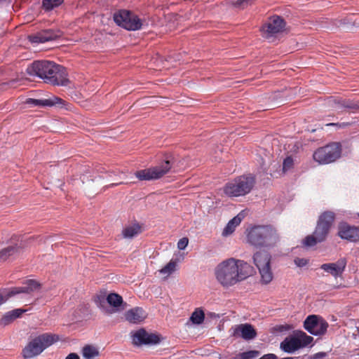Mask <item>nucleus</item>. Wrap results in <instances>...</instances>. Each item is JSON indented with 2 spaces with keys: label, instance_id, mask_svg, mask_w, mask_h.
Instances as JSON below:
<instances>
[{
  "label": "nucleus",
  "instance_id": "393cba45",
  "mask_svg": "<svg viewBox=\"0 0 359 359\" xmlns=\"http://www.w3.org/2000/svg\"><path fill=\"white\" fill-rule=\"evenodd\" d=\"M98 355V350L93 346H86L83 348V356L85 359H93Z\"/></svg>",
  "mask_w": 359,
  "mask_h": 359
},
{
  "label": "nucleus",
  "instance_id": "ea45409f",
  "mask_svg": "<svg viewBox=\"0 0 359 359\" xmlns=\"http://www.w3.org/2000/svg\"><path fill=\"white\" fill-rule=\"evenodd\" d=\"M325 355V353H318L315 355L314 358H318V357H324Z\"/></svg>",
  "mask_w": 359,
  "mask_h": 359
},
{
  "label": "nucleus",
  "instance_id": "f704fd0d",
  "mask_svg": "<svg viewBox=\"0 0 359 359\" xmlns=\"http://www.w3.org/2000/svg\"><path fill=\"white\" fill-rule=\"evenodd\" d=\"M294 263L297 266L303 267L307 264L308 260L304 258H296Z\"/></svg>",
  "mask_w": 359,
  "mask_h": 359
},
{
  "label": "nucleus",
  "instance_id": "f8f14e48",
  "mask_svg": "<svg viewBox=\"0 0 359 359\" xmlns=\"http://www.w3.org/2000/svg\"><path fill=\"white\" fill-rule=\"evenodd\" d=\"M304 327L310 334L320 336L325 334L328 323L322 317L311 315L304 320Z\"/></svg>",
  "mask_w": 359,
  "mask_h": 359
},
{
  "label": "nucleus",
  "instance_id": "e433bc0d",
  "mask_svg": "<svg viewBox=\"0 0 359 359\" xmlns=\"http://www.w3.org/2000/svg\"><path fill=\"white\" fill-rule=\"evenodd\" d=\"M11 311L12 313V315L14 316L15 319H16L19 318L22 313H24L26 311V310L22 309H16Z\"/></svg>",
  "mask_w": 359,
  "mask_h": 359
},
{
  "label": "nucleus",
  "instance_id": "0eeeda50",
  "mask_svg": "<svg viewBox=\"0 0 359 359\" xmlns=\"http://www.w3.org/2000/svg\"><path fill=\"white\" fill-rule=\"evenodd\" d=\"M55 335L44 334L36 337L25 346L23 355L26 358H32L40 354L46 348L57 341Z\"/></svg>",
  "mask_w": 359,
  "mask_h": 359
},
{
  "label": "nucleus",
  "instance_id": "2f4dec72",
  "mask_svg": "<svg viewBox=\"0 0 359 359\" xmlns=\"http://www.w3.org/2000/svg\"><path fill=\"white\" fill-rule=\"evenodd\" d=\"M294 165V161L291 157H287L283 163V172H286L290 170Z\"/></svg>",
  "mask_w": 359,
  "mask_h": 359
},
{
  "label": "nucleus",
  "instance_id": "20e7f679",
  "mask_svg": "<svg viewBox=\"0 0 359 359\" xmlns=\"http://www.w3.org/2000/svg\"><path fill=\"white\" fill-rule=\"evenodd\" d=\"M279 240L276 230L271 226H257L248 234V241L255 246H273Z\"/></svg>",
  "mask_w": 359,
  "mask_h": 359
},
{
  "label": "nucleus",
  "instance_id": "dca6fc26",
  "mask_svg": "<svg viewBox=\"0 0 359 359\" xmlns=\"http://www.w3.org/2000/svg\"><path fill=\"white\" fill-rule=\"evenodd\" d=\"M231 335L235 337H241L245 340H251L256 337L257 333L253 327L248 323L241 324L232 327L230 330Z\"/></svg>",
  "mask_w": 359,
  "mask_h": 359
},
{
  "label": "nucleus",
  "instance_id": "c756f323",
  "mask_svg": "<svg viewBox=\"0 0 359 359\" xmlns=\"http://www.w3.org/2000/svg\"><path fill=\"white\" fill-rule=\"evenodd\" d=\"M335 104H337L336 108L338 109H342V108H348V109H354L357 107V105H355L354 103L351 102L349 100H336Z\"/></svg>",
  "mask_w": 359,
  "mask_h": 359
},
{
  "label": "nucleus",
  "instance_id": "a19ab883",
  "mask_svg": "<svg viewBox=\"0 0 359 359\" xmlns=\"http://www.w3.org/2000/svg\"><path fill=\"white\" fill-rule=\"evenodd\" d=\"M281 359H294V358H292V357H286V358H281Z\"/></svg>",
  "mask_w": 359,
  "mask_h": 359
},
{
  "label": "nucleus",
  "instance_id": "ddd939ff",
  "mask_svg": "<svg viewBox=\"0 0 359 359\" xmlns=\"http://www.w3.org/2000/svg\"><path fill=\"white\" fill-rule=\"evenodd\" d=\"M39 287L40 285L36 281L29 280L26 282V286L0 290V306L14 295L20 293L29 294Z\"/></svg>",
  "mask_w": 359,
  "mask_h": 359
},
{
  "label": "nucleus",
  "instance_id": "5701e85b",
  "mask_svg": "<svg viewBox=\"0 0 359 359\" xmlns=\"http://www.w3.org/2000/svg\"><path fill=\"white\" fill-rule=\"evenodd\" d=\"M20 252L18 246H8L0 251V262L6 261L9 257L15 255Z\"/></svg>",
  "mask_w": 359,
  "mask_h": 359
},
{
  "label": "nucleus",
  "instance_id": "9b49d317",
  "mask_svg": "<svg viewBox=\"0 0 359 359\" xmlns=\"http://www.w3.org/2000/svg\"><path fill=\"white\" fill-rule=\"evenodd\" d=\"M171 168L169 161H165L159 166L152 167L150 168L141 170L135 172V176L140 180H154L161 178L166 174Z\"/></svg>",
  "mask_w": 359,
  "mask_h": 359
},
{
  "label": "nucleus",
  "instance_id": "72a5a7b5",
  "mask_svg": "<svg viewBox=\"0 0 359 359\" xmlns=\"http://www.w3.org/2000/svg\"><path fill=\"white\" fill-rule=\"evenodd\" d=\"M189 243V239L186 237H184L179 240L177 243V248L180 250H184Z\"/></svg>",
  "mask_w": 359,
  "mask_h": 359
},
{
  "label": "nucleus",
  "instance_id": "412c9836",
  "mask_svg": "<svg viewBox=\"0 0 359 359\" xmlns=\"http://www.w3.org/2000/svg\"><path fill=\"white\" fill-rule=\"evenodd\" d=\"M126 319L130 323H140L147 317V313L140 307H135L128 311L126 314Z\"/></svg>",
  "mask_w": 359,
  "mask_h": 359
},
{
  "label": "nucleus",
  "instance_id": "7ed1b4c3",
  "mask_svg": "<svg viewBox=\"0 0 359 359\" xmlns=\"http://www.w3.org/2000/svg\"><path fill=\"white\" fill-rule=\"evenodd\" d=\"M334 218L335 214L333 212L326 211L322 213L318 218L313 234L307 236L303 240V245L306 247H313L317 243L325 241Z\"/></svg>",
  "mask_w": 359,
  "mask_h": 359
},
{
  "label": "nucleus",
  "instance_id": "39448f33",
  "mask_svg": "<svg viewBox=\"0 0 359 359\" xmlns=\"http://www.w3.org/2000/svg\"><path fill=\"white\" fill-rule=\"evenodd\" d=\"M254 184L253 177L242 175L227 182L223 187V192L230 198L243 196L250 193Z\"/></svg>",
  "mask_w": 359,
  "mask_h": 359
},
{
  "label": "nucleus",
  "instance_id": "4be33fe9",
  "mask_svg": "<svg viewBox=\"0 0 359 359\" xmlns=\"http://www.w3.org/2000/svg\"><path fill=\"white\" fill-rule=\"evenodd\" d=\"M244 217V213L240 212L231 219L224 229L222 236H228L231 235L235 231L236 227L240 224Z\"/></svg>",
  "mask_w": 359,
  "mask_h": 359
},
{
  "label": "nucleus",
  "instance_id": "4c0bfd02",
  "mask_svg": "<svg viewBox=\"0 0 359 359\" xmlns=\"http://www.w3.org/2000/svg\"><path fill=\"white\" fill-rule=\"evenodd\" d=\"M259 359H277V357L275 354L273 353H269L263 355Z\"/></svg>",
  "mask_w": 359,
  "mask_h": 359
},
{
  "label": "nucleus",
  "instance_id": "2eb2a0df",
  "mask_svg": "<svg viewBox=\"0 0 359 359\" xmlns=\"http://www.w3.org/2000/svg\"><path fill=\"white\" fill-rule=\"evenodd\" d=\"M338 229V235L341 239L351 242L359 241V226H352L346 223H340Z\"/></svg>",
  "mask_w": 359,
  "mask_h": 359
},
{
  "label": "nucleus",
  "instance_id": "f257e3e1",
  "mask_svg": "<svg viewBox=\"0 0 359 359\" xmlns=\"http://www.w3.org/2000/svg\"><path fill=\"white\" fill-rule=\"evenodd\" d=\"M253 268L243 260L230 258L222 262L215 269L217 280L224 287H229L245 280Z\"/></svg>",
  "mask_w": 359,
  "mask_h": 359
},
{
  "label": "nucleus",
  "instance_id": "f03ea898",
  "mask_svg": "<svg viewBox=\"0 0 359 359\" xmlns=\"http://www.w3.org/2000/svg\"><path fill=\"white\" fill-rule=\"evenodd\" d=\"M27 72L54 86H67L69 83L66 69L53 62L35 61L27 68Z\"/></svg>",
  "mask_w": 359,
  "mask_h": 359
},
{
  "label": "nucleus",
  "instance_id": "cd10ccee",
  "mask_svg": "<svg viewBox=\"0 0 359 359\" xmlns=\"http://www.w3.org/2000/svg\"><path fill=\"white\" fill-rule=\"evenodd\" d=\"M259 355L258 351H249L236 355L231 359H255Z\"/></svg>",
  "mask_w": 359,
  "mask_h": 359
},
{
  "label": "nucleus",
  "instance_id": "c85d7f7f",
  "mask_svg": "<svg viewBox=\"0 0 359 359\" xmlns=\"http://www.w3.org/2000/svg\"><path fill=\"white\" fill-rule=\"evenodd\" d=\"M177 267V262L173 260H170L163 268L160 270V273L168 276L173 273Z\"/></svg>",
  "mask_w": 359,
  "mask_h": 359
},
{
  "label": "nucleus",
  "instance_id": "423d86ee",
  "mask_svg": "<svg viewBox=\"0 0 359 359\" xmlns=\"http://www.w3.org/2000/svg\"><path fill=\"white\" fill-rule=\"evenodd\" d=\"M313 338L303 331L295 332L292 335L287 337L280 344L282 351L287 353H293L297 350L310 345Z\"/></svg>",
  "mask_w": 359,
  "mask_h": 359
},
{
  "label": "nucleus",
  "instance_id": "a211bd4d",
  "mask_svg": "<svg viewBox=\"0 0 359 359\" xmlns=\"http://www.w3.org/2000/svg\"><path fill=\"white\" fill-rule=\"evenodd\" d=\"M346 263V259L341 258L334 263L323 264L321 265L320 269L329 273L334 278H337L343 273Z\"/></svg>",
  "mask_w": 359,
  "mask_h": 359
},
{
  "label": "nucleus",
  "instance_id": "9d476101",
  "mask_svg": "<svg viewBox=\"0 0 359 359\" xmlns=\"http://www.w3.org/2000/svg\"><path fill=\"white\" fill-rule=\"evenodd\" d=\"M114 20L118 25L128 30H137L142 28V20L134 13L121 10L114 14Z\"/></svg>",
  "mask_w": 359,
  "mask_h": 359
},
{
  "label": "nucleus",
  "instance_id": "473e14b6",
  "mask_svg": "<svg viewBox=\"0 0 359 359\" xmlns=\"http://www.w3.org/2000/svg\"><path fill=\"white\" fill-rule=\"evenodd\" d=\"M15 320L11 311L7 312L1 319L0 323L2 325H6Z\"/></svg>",
  "mask_w": 359,
  "mask_h": 359
},
{
  "label": "nucleus",
  "instance_id": "1a4fd4ad",
  "mask_svg": "<svg viewBox=\"0 0 359 359\" xmlns=\"http://www.w3.org/2000/svg\"><path fill=\"white\" fill-rule=\"evenodd\" d=\"M341 146L338 142H332L318 149L313 154V159L319 164H328L341 157Z\"/></svg>",
  "mask_w": 359,
  "mask_h": 359
},
{
  "label": "nucleus",
  "instance_id": "f3484780",
  "mask_svg": "<svg viewBox=\"0 0 359 359\" xmlns=\"http://www.w3.org/2000/svg\"><path fill=\"white\" fill-rule=\"evenodd\" d=\"M133 341L135 345L155 344L159 342V338L155 334L147 333L144 330H140L133 335Z\"/></svg>",
  "mask_w": 359,
  "mask_h": 359
},
{
  "label": "nucleus",
  "instance_id": "7c9ffc66",
  "mask_svg": "<svg viewBox=\"0 0 359 359\" xmlns=\"http://www.w3.org/2000/svg\"><path fill=\"white\" fill-rule=\"evenodd\" d=\"M63 0H43V6L46 10H51L54 7L60 6Z\"/></svg>",
  "mask_w": 359,
  "mask_h": 359
},
{
  "label": "nucleus",
  "instance_id": "4468645a",
  "mask_svg": "<svg viewBox=\"0 0 359 359\" xmlns=\"http://www.w3.org/2000/svg\"><path fill=\"white\" fill-rule=\"evenodd\" d=\"M26 104L32 107H57L60 109L65 108V102L55 96L47 99H32L26 100Z\"/></svg>",
  "mask_w": 359,
  "mask_h": 359
},
{
  "label": "nucleus",
  "instance_id": "79ce46f5",
  "mask_svg": "<svg viewBox=\"0 0 359 359\" xmlns=\"http://www.w3.org/2000/svg\"><path fill=\"white\" fill-rule=\"evenodd\" d=\"M329 125L333 126V125H334V123L327 124V126H329Z\"/></svg>",
  "mask_w": 359,
  "mask_h": 359
},
{
  "label": "nucleus",
  "instance_id": "b1692460",
  "mask_svg": "<svg viewBox=\"0 0 359 359\" xmlns=\"http://www.w3.org/2000/svg\"><path fill=\"white\" fill-rule=\"evenodd\" d=\"M141 232V228L138 224H133L126 226L123 230V236L126 238H132Z\"/></svg>",
  "mask_w": 359,
  "mask_h": 359
},
{
  "label": "nucleus",
  "instance_id": "bb28decb",
  "mask_svg": "<svg viewBox=\"0 0 359 359\" xmlns=\"http://www.w3.org/2000/svg\"><path fill=\"white\" fill-rule=\"evenodd\" d=\"M107 301L111 306L114 307L120 306L123 302L122 297L116 293H111L108 294L107 297Z\"/></svg>",
  "mask_w": 359,
  "mask_h": 359
},
{
  "label": "nucleus",
  "instance_id": "6e6552de",
  "mask_svg": "<svg viewBox=\"0 0 359 359\" xmlns=\"http://www.w3.org/2000/svg\"><path fill=\"white\" fill-rule=\"evenodd\" d=\"M271 260L270 254L265 251L257 252L253 256L254 264L259 271L261 282L264 284H269L273 278Z\"/></svg>",
  "mask_w": 359,
  "mask_h": 359
},
{
  "label": "nucleus",
  "instance_id": "58836bf2",
  "mask_svg": "<svg viewBox=\"0 0 359 359\" xmlns=\"http://www.w3.org/2000/svg\"><path fill=\"white\" fill-rule=\"evenodd\" d=\"M65 359H80L79 356L76 353L69 354Z\"/></svg>",
  "mask_w": 359,
  "mask_h": 359
},
{
  "label": "nucleus",
  "instance_id": "a878e982",
  "mask_svg": "<svg viewBox=\"0 0 359 359\" xmlns=\"http://www.w3.org/2000/svg\"><path fill=\"white\" fill-rule=\"evenodd\" d=\"M205 315L203 311L200 309H196L190 317V320L196 325L201 324L204 320Z\"/></svg>",
  "mask_w": 359,
  "mask_h": 359
},
{
  "label": "nucleus",
  "instance_id": "aec40b11",
  "mask_svg": "<svg viewBox=\"0 0 359 359\" xmlns=\"http://www.w3.org/2000/svg\"><path fill=\"white\" fill-rule=\"evenodd\" d=\"M284 27L285 22L283 20L278 16H275L263 26L262 31L268 35H272L283 31Z\"/></svg>",
  "mask_w": 359,
  "mask_h": 359
},
{
  "label": "nucleus",
  "instance_id": "37998d69",
  "mask_svg": "<svg viewBox=\"0 0 359 359\" xmlns=\"http://www.w3.org/2000/svg\"><path fill=\"white\" fill-rule=\"evenodd\" d=\"M358 215H359V214H358Z\"/></svg>",
  "mask_w": 359,
  "mask_h": 359
},
{
  "label": "nucleus",
  "instance_id": "c9c22d12",
  "mask_svg": "<svg viewBox=\"0 0 359 359\" xmlns=\"http://www.w3.org/2000/svg\"><path fill=\"white\" fill-rule=\"evenodd\" d=\"M250 1L251 0H238L235 3V6L243 8L245 6L248 5Z\"/></svg>",
  "mask_w": 359,
  "mask_h": 359
},
{
  "label": "nucleus",
  "instance_id": "6ab92c4d",
  "mask_svg": "<svg viewBox=\"0 0 359 359\" xmlns=\"http://www.w3.org/2000/svg\"><path fill=\"white\" fill-rule=\"evenodd\" d=\"M60 36L61 32L60 31L46 29L40 32L35 35L30 36L29 40L32 43H45L46 41L55 40Z\"/></svg>",
  "mask_w": 359,
  "mask_h": 359
}]
</instances>
